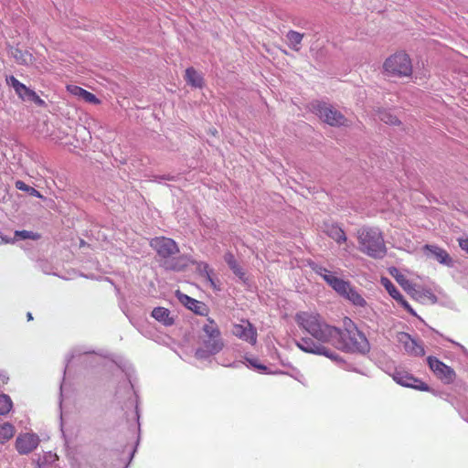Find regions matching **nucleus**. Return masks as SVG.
<instances>
[{
    "label": "nucleus",
    "instance_id": "1",
    "mask_svg": "<svg viewBox=\"0 0 468 468\" xmlns=\"http://www.w3.org/2000/svg\"><path fill=\"white\" fill-rule=\"evenodd\" d=\"M295 321L300 328L311 335L297 340L295 344L298 348L305 353L324 356L337 363L343 362L338 354L324 346H334L335 336L338 335V327L325 323L318 314L308 312L297 313Z\"/></svg>",
    "mask_w": 468,
    "mask_h": 468
},
{
    "label": "nucleus",
    "instance_id": "2",
    "mask_svg": "<svg viewBox=\"0 0 468 468\" xmlns=\"http://www.w3.org/2000/svg\"><path fill=\"white\" fill-rule=\"evenodd\" d=\"M344 329L338 328V335L335 336L334 346L335 348L346 352L366 353L369 350V344L363 333H361L354 322L345 317Z\"/></svg>",
    "mask_w": 468,
    "mask_h": 468
},
{
    "label": "nucleus",
    "instance_id": "3",
    "mask_svg": "<svg viewBox=\"0 0 468 468\" xmlns=\"http://www.w3.org/2000/svg\"><path fill=\"white\" fill-rule=\"evenodd\" d=\"M359 250L374 259H382L387 254V247L381 230L376 227H362L356 233Z\"/></svg>",
    "mask_w": 468,
    "mask_h": 468
},
{
    "label": "nucleus",
    "instance_id": "4",
    "mask_svg": "<svg viewBox=\"0 0 468 468\" xmlns=\"http://www.w3.org/2000/svg\"><path fill=\"white\" fill-rule=\"evenodd\" d=\"M383 69L388 76L410 77L412 73L411 59L404 52L395 53L385 60Z\"/></svg>",
    "mask_w": 468,
    "mask_h": 468
},
{
    "label": "nucleus",
    "instance_id": "5",
    "mask_svg": "<svg viewBox=\"0 0 468 468\" xmlns=\"http://www.w3.org/2000/svg\"><path fill=\"white\" fill-rule=\"evenodd\" d=\"M314 110L323 122L331 126L346 125V118L339 111L327 103L318 102L314 106Z\"/></svg>",
    "mask_w": 468,
    "mask_h": 468
},
{
    "label": "nucleus",
    "instance_id": "6",
    "mask_svg": "<svg viewBox=\"0 0 468 468\" xmlns=\"http://www.w3.org/2000/svg\"><path fill=\"white\" fill-rule=\"evenodd\" d=\"M150 246L163 259H167L179 252L176 242L166 237H155L151 239Z\"/></svg>",
    "mask_w": 468,
    "mask_h": 468
},
{
    "label": "nucleus",
    "instance_id": "7",
    "mask_svg": "<svg viewBox=\"0 0 468 468\" xmlns=\"http://www.w3.org/2000/svg\"><path fill=\"white\" fill-rule=\"evenodd\" d=\"M428 365L432 372L445 384H451L455 379V372L449 366L434 356L427 358Z\"/></svg>",
    "mask_w": 468,
    "mask_h": 468
},
{
    "label": "nucleus",
    "instance_id": "8",
    "mask_svg": "<svg viewBox=\"0 0 468 468\" xmlns=\"http://www.w3.org/2000/svg\"><path fill=\"white\" fill-rule=\"evenodd\" d=\"M392 378L394 381L403 387L412 388L422 391L429 390V386L426 383L422 382L405 370L396 369L392 375Z\"/></svg>",
    "mask_w": 468,
    "mask_h": 468
},
{
    "label": "nucleus",
    "instance_id": "9",
    "mask_svg": "<svg viewBox=\"0 0 468 468\" xmlns=\"http://www.w3.org/2000/svg\"><path fill=\"white\" fill-rule=\"evenodd\" d=\"M203 345L204 348H198L196 351V356L197 358H207L208 356L216 355L224 347L221 335L217 337H206L203 340Z\"/></svg>",
    "mask_w": 468,
    "mask_h": 468
},
{
    "label": "nucleus",
    "instance_id": "10",
    "mask_svg": "<svg viewBox=\"0 0 468 468\" xmlns=\"http://www.w3.org/2000/svg\"><path fill=\"white\" fill-rule=\"evenodd\" d=\"M381 284L387 290L388 294L396 300L408 313L413 316H417V314L410 305V303L404 299L403 295L399 292L395 284L386 277L381 278Z\"/></svg>",
    "mask_w": 468,
    "mask_h": 468
},
{
    "label": "nucleus",
    "instance_id": "11",
    "mask_svg": "<svg viewBox=\"0 0 468 468\" xmlns=\"http://www.w3.org/2000/svg\"><path fill=\"white\" fill-rule=\"evenodd\" d=\"M423 250L428 257L435 259L441 264L448 267L453 266L452 257L444 249L437 245L426 244L423 246Z\"/></svg>",
    "mask_w": 468,
    "mask_h": 468
},
{
    "label": "nucleus",
    "instance_id": "12",
    "mask_svg": "<svg viewBox=\"0 0 468 468\" xmlns=\"http://www.w3.org/2000/svg\"><path fill=\"white\" fill-rule=\"evenodd\" d=\"M39 442V438L36 434L25 433L19 435L16 440V448L21 454H27L35 450Z\"/></svg>",
    "mask_w": 468,
    "mask_h": 468
},
{
    "label": "nucleus",
    "instance_id": "13",
    "mask_svg": "<svg viewBox=\"0 0 468 468\" xmlns=\"http://www.w3.org/2000/svg\"><path fill=\"white\" fill-rule=\"evenodd\" d=\"M232 333L235 336L249 342L251 345L257 342V331L255 327L249 322L244 324H235Z\"/></svg>",
    "mask_w": 468,
    "mask_h": 468
},
{
    "label": "nucleus",
    "instance_id": "14",
    "mask_svg": "<svg viewBox=\"0 0 468 468\" xmlns=\"http://www.w3.org/2000/svg\"><path fill=\"white\" fill-rule=\"evenodd\" d=\"M399 341L404 346L405 351L415 356H423L425 355L424 347L421 344L418 343L407 333H399Z\"/></svg>",
    "mask_w": 468,
    "mask_h": 468
},
{
    "label": "nucleus",
    "instance_id": "15",
    "mask_svg": "<svg viewBox=\"0 0 468 468\" xmlns=\"http://www.w3.org/2000/svg\"><path fill=\"white\" fill-rule=\"evenodd\" d=\"M179 300L186 308L193 311L197 314L205 315L207 314V307L202 302H199L183 293L179 295Z\"/></svg>",
    "mask_w": 468,
    "mask_h": 468
},
{
    "label": "nucleus",
    "instance_id": "16",
    "mask_svg": "<svg viewBox=\"0 0 468 468\" xmlns=\"http://www.w3.org/2000/svg\"><path fill=\"white\" fill-rule=\"evenodd\" d=\"M324 231L337 244H342L347 239L343 229L335 223H324Z\"/></svg>",
    "mask_w": 468,
    "mask_h": 468
},
{
    "label": "nucleus",
    "instance_id": "17",
    "mask_svg": "<svg viewBox=\"0 0 468 468\" xmlns=\"http://www.w3.org/2000/svg\"><path fill=\"white\" fill-rule=\"evenodd\" d=\"M8 54L19 65H29L33 60V57L28 51L22 50L17 47H10L8 48Z\"/></svg>",
    "mask_w": 468,
    "mask_h": 468
},
{
    "label": "nucleus",
    "instance_id": "18",
    "mask_svg": "<svg viewBox=\"0 0 468 468\" xmlns=\"http://www.w3.org/2000/svg\"><path fill=\"white\" fill-rule=\"evenodd\" d=\"M151 315L165 326H170L175 323L174 318L171 316L170 311L165 307L154 308Z\"/></svg>",
    "mask_w": 468,
    "mask_h": 468
},
{
    "label": "nucleus",
    "instance_id": "19",
    "mask_svg": "<svg viewBox=\"0 0 468 468\" xmlns=\"http://www.w3.org/2000/svg\"><path fill=\"white\" fill-rule=\"evenodd\" d=\"M5 82L8 86H11L15 92L16 93V95L19 97V99H21L22 101H24L26 99V97L27 96V93L29 92V90L31 89L27 88L25 84H23L22 82H20L15 76L11 75V76H7L5 78Z\"/></svg>",
    "mask_w": 468,
    "mask_h": 468
},
{
    "label": "nucleus",
    "instance_id": "20",
    "mask_svg": "<svg viewBox=\"0 0 468 468\" xmlns=\"http://www.w3.org/2000/svg\"><path fill=\"white\" fill-rule=\"evenodd\" d=\"M69 90L73 95L82 99L86 102L97 104L100 102L99 99L91 92L79 87V86H69Z\"/></svg>",
    "mask_w": 468,
    "mask_h": 468
},
{
    "label": "nucleus",
    "instance_id": "21",
    "mask_svg": "<svg viewBox=\"0 0 468 468\" xmlns=\"http://www.w3.org/2000/svg\"><path fill=\"white\" fill-rule=\"evenodd\" d=\"M224 260L233 271V273L239 278V280H245V272L241 266L237 262L234 255L231 252H227L224 255Z\"/></svg>",
    "mask_w": 468,
    "mask_h": 468
},
{
    "label": "nucleus",
    "instance_id": "22",
    "mask_svg": "<svg viewBox=\"0 0 468 468\" xmlns=\"http://www.w3.org/2000/svg\"><path fill=\"white\" fill-rule=\"evenodd\" d=\"M343 297L346 298L356 306L363 307L367 303L366 300L357 292L354 287L351 286V284L348 286V289H346V292L343 294Z\"/></svg>",
    "mask_w": 468,
    "mask_h": 468
},
{
    "label": "nucleus",
    "instance_id": "23",
    "mask_svg": "<svg viewBox=\"0 0 468 468\" xmlns=\"http://www.w3.org/2000/svg\"><path fill=\"white\" fill-rule=\"evenodd\" d=\"M327 284L330 285L338 294L343 296V294L346 292V289H348L350 282L335 275L332 279H327Z\"/></svg>",
    "mask_w": 468,
    "mask_h": 468
},
{
    "label": "nucleus",
    "instance_id": "24",
    "mask_svg": "<svg viewBox=\"0 0 468 468\" xmlns=\"http://www.w3.org/2000/svg\"><path fill=\"white\" fill-rule=\"evenodd\" d=\"M186 80L188 84L195 88L202 87L203 78L194 68L186 69Z\"/></svg>",
    "mask_w": 468,
    "mask_h": 468
},
{
    "label": "nucleus",
    "instance_id": "25",
    "mask_svg": "<svg viewBox=\"0 0 468 468\" xmlns=\"http://www.w3.org/2000/svg\"><path fill=\"white\" fill-rule=\"evenodd\" d=\"M202 329L206 337H217L221 335L218 324L211 318H207V323L203 325Z\"/></svg>",
    "mask_w": 468,
    "mask_h": 468
},
{
    "label": "nucleus",
    "instance_id": "26",
    "mask_svg": "<svg viewBox=\"0 0 468 468\" xmlns=\"http://www.w3.org/2000/svg\"><path fill=\"white\" fill-rule=\"evenodd\" d=\"M303 34H301L294 30H290L286 34V38L289 41L290 47L295 51L300 50V48H301L300 45L303 40Z\"/></svg>",
    "mask_w": 468,
    "mask_h": 468
},
{
    "label": "nucleus",
    "instance_id": "27",
    "mask_svg": "<svg viewBox=\"0 0 468 468\" xmlns=\"http://www.w3.org/2000/svg\"><path fill=\"white\" fill-rule=\"evenodd\" d=\"M378 117L381 122H383L387 124H390V125L400 124V121L399 120V118L388 110L379 111L378 113Z\"/></svg>",
    "mask_w": 468,
    "mask_h": 468
},
{
    "label": "nucleus",
    "instance_id": "28",
    "mask_svg": "<svg viewBox=\"0 0 468 468\" xmlns=\"http://www.w3.org/2000/svg\"><path fill=\"white\" fill-rule=\"evenodd\" d=\"M15 433V428L10 423L0 425V443H5L10 440Z\"/></svg>",
    "mask_w": 468,
    "mask_h": 468
},
{
    "label": "nucleus",
    "instance_id": "29",
    "mask_svg": "<svg viewBox=\"0 0 468 468\" xmlns=\"http://www.w3.org/2000/svg\"><path fill=\"white\" fill-rule=\"evenodd\" d=\"M16 187L18 190L27 192L29 196L36 197L38 198H43V196L41 195V193L38 190H37L36 188H34L30 186H27L25 182H23L21 180H17L16 182Z\"/></svg>",
    "mask_w": 468,
    "mask_h": 468
},
{
    "label": "nucleus",
    "instance_id": "30",
    "mask_svg": "<svg viewBox=\"0 0 468 468\" xmlns=\"http://www.w3.org/2000/svg\"><path fill=\"white\" fill-rule=\"evenodd\" d=\"M58 460V456L56 453L52 452H48L43 454V456L39 457L37 460V467L38 468H46L48 464H51Z\"/></svg>",
    "mask_w": 468,
    "mask_h": 468
},
{
    "label": "nucleus",
    "instance_id": "31",
    "mask_svg": "<svg viewBox=\"0 0 468 468\" xmlns=\"http://www.w3.org/2000/svg\"><path fill=\"white\" fill-rule=\"evenodd\" d=\"M312 270L318 275H320L324 282L327 283V279H332L335 274L328 271L326 268L317 264V263H312L310 264Z\"/></svg>",
    "mask_w": 468,
    "mask_h": 468
},
{
    "label": "nucleus",
    "instance_id": "32",
    "mask_svg": "<svg viewBox=\"0 0 468 468\" xmlns=\"http://www.w3.org/2000/svg\"><path fill=\"white\" fill-rule=\"evenodd\" d=\"M197 269L201 275H203L207 280V282H209V283L215 288L216 284L212 278L213 271L209 268L208 264L206 262H200L198 264Z\"/></svg>",
    "mask_w": 468,
    "mask_h": 468
},
{
    "label": "nucleus",
    "instance_id": "33",
    "mask_svg": "<svg viewBox=\"0 0 468 468\" xmlns=\"http://www.w3.org/2000/svg\"><path fill=\"white\" fill-rule=\"evenodd\" d=\"M13 403L8 395H0V415L7 414L12 409Z\"/></svg>",
    "mask_w": 468,
    "mask_h": 468
},
{
    "label": "nucleus",
    "instance_id": "34",
    "mask_svg": "<svg viewBox=\"0 0 468 468\" xmlns=\"http://www.w3.org/2000/svg\"><path fill=\"white\" fill-rule=\"evenodd\" d=\"M187 265L185 257H179L175 261H165V266L168 270L182 271Z\"/></svg>",
    "mask_w": 468,
    "mask_h": 468
},
{
    "label": "nucleus",
    "instance_id": "35",
    "mask_svg": "<svg viewBox=\"0 0 468 468\" xmlns=\"http://www.w3.org/2000/svg\"><path fill=\"white\" fill-rule=\"evenodd\" d=\"M415 295L419 298L425 297L428 300H430L431 303L437 302V297L433 292H431L430 290H424V291H416Z\"/></svg>",
    "mask_w": 468,
    "mask_h": 468
},
{
    "label": "nucleus",
    "instance_id": "36",
    "mask_svg": "<svg viewBox=\"0 0 468 468\" xmlns=\"http://www.w3.org/2000/svg\"><path fill=\"white\" fill-rule=\"evenodd\" d=\"M16 236L20 238L21 239H36L38 237L37 234H36L32 231H27V230L16 231Z\"/></svg>",
    "mask_w": 468,
    "mask_h": 468
},
{
    "label": "nucleus",
    "instance_id": "37",
    "mask_svg": "<svg viewBox=\"0 0 468 468\" xmlns=\"http://www.w3.org/2000/svg\"><path fill=\"white\" fill-rule=\"evenodd\" d=\"M248 362L255 368L261 370V372H266L267 367L261 364H259L256 359H248Z\"/></svg>",
    "mask_w": 468,
    "mask_h": 468
},
{
    "label": "nucleus",
    "instance_id": "38",
    "mask_svg": "<svg viewBox=\"0 0 468 468\" xmlns=\"http://www.w3.org/2000/svg\"><path fill=\"white\" fill-rule=\"evenodd\" d=\"M458 243L461 249L468 253V236L464 238H459Z\"/></svg>",
    "mask_w": 468,
    "mask_h": 468
},
{
    "label": "nucleus",
    "instance_id": "39",
    "mask_svg": "<svg viewBox=\"0 0 468 468\" xmlns=\"http://www.w3.org/2000/svg\"><path fill=\"white\" fill-rule=\"evenodd\" d=\"M176 178L175 176L171 175H163V176H155L154 181L160 182L162 180H168V181H174Z\"/></svg>",
    "mask_w": 468,
    "mask_h": 468
},
{
    "label": "nucleus",
    "instance_id": "40",
    "mask_svg": "<svg viewBox=\"0 0 468 468\" xmlns=\"http://www.w3.org/2000/svg\"><path fill=\"white\" fill-rule=\"evenodd\" d=\"M32 102H34L36 105L37 106H40V107H43L46 105V102L44 100H42L37 93L35 94V96L33 97Z\"/></svg>",
    "mask_w": 468,
    "mask_h": 468
},
{
    "label": "nucleus",
    "instance_id": "41",
    "mask_svg": "<svg viewBox=\"0 0 468 468\" xmlns=\"http://www.w3.org/2000/svg\"><path fill=\"white\" fill-rule=\"evenodd\" d=\"M36 92L33 90H30L27 93V96L24 100V101H31L33 97L35 96Z\"/></svg>",
    "mask_w": 468,
    "mask_h": 468
},
{
    "label": "nucleus",
    "instance_id": "42",
    "mask_svg": "<svg viewBox=\"0 0 468 468\" xmlns=\"http://www.w3.org/2000/svg\"><path fill=\"white\" fill-rule=\"evenodd\" d=\"M397 281H398L401 285H403V286H406V285H408V283H409V282H408V281H406V280H405V279H403V278H398V279H397Z\"/></svg>",
    "mask_w": 468,
    "mask_h": 468
},
{
    "label": "nucleus",
    "instance_id": "43",
    "mask_svg": "<svg viewBox=\"0 0 468 468\" xmlns=\"http://www.w3.org/2000/svg\"><path fill=\"white\" fill-rule=\"evenodd\" d=\"M27 321H32L33 320V315H32V314L30 312H28L27 314Z\"/></svg>",
    "mask_w": 468,
    "mask_h": 468
},
{
    "label": "nucleus",
    "instance_id": "44",
    "mask_svg": "<svg viewBox=\"0 0 468 468\" xmlns=\"http://www.w3.org/2000/svg\"><path fill=\"white\" fill-rule=\"evenodd\" d=\"M453 344H455L456 346H458L461 349H464L463 346H462L461 344L459 343H455L452 341Z\"/></svg>",
    "mask_w": 468,
    "mask_h": 468
}]
</instances>
